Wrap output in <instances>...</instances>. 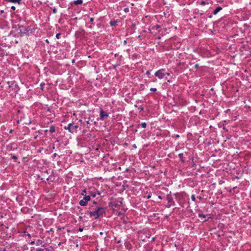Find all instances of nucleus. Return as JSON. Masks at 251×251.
Wrapping results in <instances>:
<instances>
[{"mask_svg": "<svg viewBox=\"0 0 251 251\" xmlns=\"http://www.w3.org/2000/svg\"><path fill=\"white\" fill-rule=\"evenodd\" d=\"M93 204L91 207V210L89 211L90 218L95 220L98 219L100 216H103L106 211L105 208L97 205V202L94 201Z\"/></svg>", "mask_w": 251, "mask_h": 251, "instance_id": "nucleus-1", "label": "nucleus"}, {"mask_svg": "<svg viewBox=\"0 0 251 251\" xmlns=\"http://www.w3.org/2000/svg\"><path fill=\"white\" fill-rule=\"evenodd\" d=\"M78 127V126L75 125L74 123H70L67 125V126H65L64 128L68 130L69 132L73 133L76 132Z\"/></svg>", "mask_w": 251, "mask_h": 251, "instance_id": "nucleus-2", "label": "nucleus"}, {"mask_svg": "<svg viewBox=\"0 0 251 251\" xmlns=\"http://www.w3.org/2000/svg\"><path fill=\"white\" fill-rule=\"evenodd\" d=\"M166 200L168 201L167 204L165 205L166 207L169 208L172 206L175 205V202L174 201L173 198L171 195H167Z\"/></svg>", "mask_w": 251, "mask_h": 251, "instance_id": "nucleus-3", "label": "nucleus"}, {"mask_svg": "<svg viewBox=\"0 0 251 251\" xmlns=\"http://www.w3.org/2000/svg\"><path fill=\"white\" fill-rule=\"evenodd\" d=\"M166 75L165 70L164 69H161L156 71L154 74L156 77H157L159 79H162Z\"/></svg>", "mask_w": 251, "mask_h": 251, "instance_id": "nucleus-4", "label": "nucleus"}, {"mask_svg": "<svg viewBox=\"0 0 251 251\" xmlns=\"http://www.w3.org/2000/svg\"><path fill=\"white\" fill-rule=\"evenodd\" d=\"M123 203L121 201L115 200L110 203V206L113 208H118L122 206Z\"/></svg>", "mask_w": 251, "mask_h": 251, "instance_id": "nucleus-5", "label": "nucleus"}, {"mask_svg": "<svg viewBox=\"0 0 251 251\" xmlns=\"http://www.w3.org/2000/svg\"><path fill=\"white\" fill-rule=\"evenodd\" d=\"M100 119L102 121L105 120L109 117V114L104 111L102 108L100 111Z\"/></svg>", "mask_w": 251, "mask_h": 251, "instance_id": "nucleus-6", "label": "nucleus"}, {"mask_svg": "<svg viewBox=\"0 0 251 251\" xmlns=\"http://www.w3.org/2000/svg\"><path fill=\"white\" fill-rule=\"evenodd\" d=\"M88 194L90 195V196H92L93 198L95 197L97 195L100 194V193L95 188L91 189L90 190H89Z\"/></svg>", "mask_w": 251, "mask_h": 251, "instance_id": "nucleus-7", "label": "nucleus"}, {"mask_svg": "<svg viewBox=\"0 0 251 251\" xmlns=\"http://www.w3.org/2000/svg\"><path fill=\"white\" fill-rule=\"evenodd\" d=\"M19 30L23 34H25L30 30V27L22 25L19 27Z\"/></svg>", "mask_w": 251, "mask_h": 251, "instance_id": "nucleus-8", "label": "nucleus"}, {"mask_svg": "<svg viewBox=\"0 0 251 251\" xmlns=\"http://www.w3.org/2000/svg\"><path fill=\"white\" fill-rule=\"evenodd\" d=\"M222 9V7L221 6H218L213 11L212 14L213 15H216L219 11H220Z\"/></svg>", "mask_w": 251, "mask_h": 251, "instance_id": "nucleus-9", "label": "nucleus"}, {"mask_svg": "<svg viewBox=\"0 0 251 251\" xmlns=\"http://www.w3.org/2000/svg\"><path fill=\"white\" fill-rule=\"evenodd\" d=\"M88 203V202L86 201L84 199V198L80 200L79 202V204L81 205V206H86L87 205Z\"/></svg>", "mask_w": 251, "mask_h": 251, "instance_id": "nucleus-10", "label": "nucleus"}, {"mask_svg": "<svg viewBox=\"0 0 251 251\" xmlns=\"http://www.w3.org/2000/svg\"><path fill=\"white\" fill-rule=\"evenodd\" d=\"M178 156L182 162H185V160L184 159V155L182 153H180L178 154Z\"/></svg>", "mask_w": 251, "mask_h": 251, "instance_id": "nucleus-11", "label": "nucleus"}, {"mask_svg": "<svg viewBox=\"0 0 251 251\" xmlns=\"http://www.w3.org/2000/svg\"><path fill=\"white\" fill-rule=\"evenodd\" d=\"M6 1L12 3H18L20 4L22 0H6Z\"/></svg>", "mask_w": 251, "mask_h": 251, "instance_id": "nucleus-12", "label": "nucleus"}, {"mask_svg": "<svg viewBox=\"0 0 251 251\" xmlns=\"http://www.w3.org/2000/svg\"><path fill=\"white\" fill-rule=\"evenodd\" d=\"M209 4V0H206V1L202 0L200 3V4L201 5H206V4L208 5Z\"/></svg>", "mask_w": 251, "mask_h": 251, "instance_id": "nucleus-13", "label": "nucleus"}, {"mask_svg": "<svg viewBox=\"0 0 251 251\" xmlns=\"http://www.w3.org/2000/svg\"><path fill=\"white\" fill-rule=\"evenodd\" d=\"M83 2V0H74L73 3L75 5L81 4Z\"/></svg>", "mask_w": 251, "mask_h": 251, "instance_id": "nucleus-14", "label": "nucleus"}, {"mask_svg": "<svg viewBox=\"0 0 251 251\" xmlns=\"http://www.w3.org/2000/svg\"><path fill=\"white\" fill-rule=\"evenodd\" d=\"M50 133H53L55 132V127L53 126H50Z\"/></svg>", "mask_w": 251, "mask_h": 251, "instance_id": "nucleus-15", "label": "nucleus"}, {"mask_svg": "<svg viewBox=\"0 0 251 251\" xmlns=\"http://www.w3.org/2000/svg\"><path fill=\"white\" fill-rule=\"evenodd\" d=\"M83 198L86 201L88 202L90 200V195H86V196L83 197Z\"/></svg>", "mask_w": 251, "mask_h": 251, "instance_id": "nucleus-16", "label": "nucleus"}, {"mask_svg": "<svg viewBox=\"0 0 251 251\" xmlns=\"http://www.w3.org/2000/svg\"><path fill=\"white\" fill-rule=\"evenodd\" d=\"M198 216L199 218H206V215L205 214H203L202 213H199L198 214Z\"/></svg>", "mask_w": 251, "mask_h": 251, "instance_id": "nucleus-17", "label": "nucleus"}, {"mask_svg": "<svg viewBox=\"0 0 251 251\" xmlns=\"http://www.w3.org/2000/svg\"><path fill=\"white\" fill-rule=\"evenodd\" d=\"M81 195L83 196L84 197L86 196L87 195L86 190V189H84V190H82L81 193Z\"/></svg>", "mask_w": 251, "mask_h": 251, "instance_id": "nucleus-18", "label": "nucleus"}, {"mask_svg": "<svg viewBox=\"0 0 251 251\" xmlns=\"http://www.w3.org/2000/svg\"><path fill=\"white\" fill-rule=\"evenodd\" d=\"M45 85V83L43 82H41L40 83V88L42 90V91H43Z\"/></svg>", "mask_w": 251, "mask_h": 251, "instance_id": "nucleus-19", "label": "nucleus"}, {"mask_svg": "<svg viewBox=\"0 0 251 251\" xmlns=\"http://www.w3.org/2000/svg\"><path fill=\"white\" fill-rule=\"evenodd\" d=\"M117 23V22L116 21H110V25L111 26H115L116 25Z\"/></svg>", "mask_w": 251, "mask_h": 251, "instance_id": "nucleus-20", "label": "nucleus"}, {"mask_svg": "<svg viewBox=\"0 0 251 251\" xmlns=\"http://www.w3.org/2000/svg\"><path fill=\"white\" fill-rule=\"evenodd\" d=\"M43 243V242L41 240H38L36 242V245L37 246H39L40 245H41L42 243Z\"/></svg>", "mask_w": 251, "mask_h": 251, "instance_id": "nucleus-21", "label": "nucleus"}, {"mask_svg": "<svg viewBox=\"0 0 251 251\" xmlns=\"http://www.w3.org/2000/svg\"><path fill=\"white\" fill-rule=\"evenodd\" d=\"M11 158L15 160H16L18 159V157L16 155H14V154H11Z\"/></svg>", "mask_w": 251, "mask_h": 251, "instance_id": "nucleus-22", "label": "nucleus"}, {"mask_svg": "<svg viewBox=\"0 0 251 251\" xmlns=\"http://www.w3.org/2000/svg\"><path fill=\"white\" fill-rule=\"evenodd\" d=\"M141 126H142V127L145 128L147 126V124L146 123H145V122L142 123H141Z\"/></svg>", "mask_w": 251, "mask_h": 251, "instance_id": "nucleus-23", "label": "nucleus"}, {"mask_svg": "<svg viewBox=\"0 0 251 251\" xmlns=\"http://www.w3.org/2000/svg\"><path fill=\"white\" fill-rule=\"evenodd\" d=\"M191 200L193 201H196V198H195V196L194 195H192L191 196Z\"/></svg>", "mask_w": 251, "mask_h": 251, "instance_id": "nucleus-24", "label": "nucleus"}, {"mask_svg": "<svg viewBox=\"0 0 251 251\" xmlns=\"http://www.w3.org/2000/svg\"><path fill=\"white\" fill-rule=\"evenodd\" d=\"M61 35V33H57L56 35V38L57 39H60V36Z\"/></svg>", "mask_w": 251, "mask_h": 251, "instance_id": "nucleus-25", "label": "nucleus"}, {"mask_svg": "<svg viewBox=\"0 0 251 251\" xmlns=\"http://www.w3.org/2000/svg\"><path fill=\"white\" fill-rule=\"evenodd\" d=\"M150 91L152 92H155L156 91V89L155 88H151L150 89Z\"/></svg>", "mask_w": 251, "mask_h": 251, "instance_id": "nucleus-26", "label": "nucleus"}, {"mask_svg": "<svg viewBox=\"0 0 251 251\" xmlns=\"http://www.w3.org/2000/svg\"><path fill=\"white\" fill-rule=\"evenodd\" d=\"M57 12V10L55 8H54L52 10V13H54V14H55Z\"/></svg>", "mask_w": 251, "mask_h": 251, "instance_id": "nucleus-27", "label": "nucleus"}, {"mask_svg": "<svg viewBox=\"0 0 251 251\" xmlns=\"http://www.w3.org/2000/svg\"><path fill=\"white\" fill-rule=\"evenodd\" d=\"M124 11L126 13L128 12L129 11V9L128 8H125L124 9Z\"/></svg>", "mask_w": 251, "mask_h": 251, "instance_id": "nucleus-28", "label": "nucleus"}, {"mask_svg": "<svg viewBox=\"0 0 251 251\" xmlns=\"http://www.w3.org/2000/svg\"><path fill=\"white\" fill-rule=\"evenodd\" d=\"M184 64V63L183 62H179L178 63H177V65L178 66H181V65H183Z\"/></svg>", "mask_w": 251, "mask_h": 251, "instance_id": "nucleus-29", "label": "nucleus"}, {"mask_svg": "<svg viewBox=\"0 0 251 251\" xmlns=\"http://www.w3.org/2000/svg\"><path fill=\"white\" fill-rule=\"evenodd\" d=\"M118 215L119 216H121L123 215V213H122L121 212H118Z\"/></svg>", "mask_w": 251, "mask_h": 251, "instance_id": "nucleus-30", "label": "nucleus"}, {"mask_svg": "<svg viewBox=\"0 0 251 251\" xmlns=\"http://www.w3.org/2000/svg\"><path fill=\"white\" fill-rule=\"evenodd\" d=\"M0 251H6L5 248H0Z\"/></svg>", "mask_w": 251, "mask_h": 251, "instance_id": "nucleus-31", "label": "nucleus"}, {"mask_svg": "<svg viewBox=\"0 0 251 251\" xmlns=\"http://www.w3.org/2000/svg\"><path fill=\"white\" fill-rule=\"evenodd\" d=\"M36 251H43V249H42L41 248H37Z\"/></svg>", "mask_w": 251, "mask_h": 251, "instance_id": "nucleus-32", "label": "nucleus"}, {"mask_svg": "<svg viewBox=\"0 0 251 251\" xmlns=\"http://www.w3.org/2000/svg\"><path fill=\"white\" fill-rule=\"evenodd\" d=\"M198 68H199V64H196V65H195V66H194V68L195 69H197Z\"/></svg>", "mask_w": 251, "mask_h": 251, "instance_id": "nucleus-33", "label": "nucleus"}, {"mask_svg": "<svg viewBox=\"0 0 251 251\" xmlns=\"http://www.w3.org/2000/svg\"><path fill=\"white\" fill-rule=\"evenodd\" d=\"M94 18H91L90 19V22H91V23H93V22H94Z\"/></svg>", "mask_w": 251, "mask_h": 251, "instance_id": "nucleus-34", "label": "nucleus"}, {"mask_svg": "<svg viewBox=\"0 0 251 251\" xmlns=\"http://www.w3.org/2000/svg\"><path fill=\"white\" fill-rule=\"evenodd\" d=\"M155 26H156V29L160 28V26L159 25H157Z\"/></svg>", "mask_w": 251, "mask_h": 251, "instance_id": "nucleus-35", "label": "nucleus"}, {"mask_svg": "<svg viewBox=\"0 0 251 251\" xmlns=\"http://www.w3.org/2000/svg\"><path fill=\"white\" fill-rule=\"evenodd\" d=\"M64 229V227H58V229H57V230H61L62 229Z\"/></svg>", "mask_w": 251, "mask_h": 251, "instance_id": "nucleus-36", "label": "nucleus"}, {"mask_svg": "<svg viewBox=\"0 0 251 251\" xmlns=\"http://www.w3.org/2000/svg\"><path fill=\"white\" fill-rule=\"evenodd\" d=\"M11 9L12 10H15V9H16V8H15V7L14 6H11Z\"/></svg>", "mask_w": 251, "mask_h": 251, "instance_id": "nucleus-37", "label": "nucleus"}, {"mask_svg": "<svg viewBox=\"0 0 251 251\" xmlns=\"http://www.w3.org/2000/svg\"><path fill=\"white\" fill-rule=\"evenodd\" d=\"M57 155V153H55L52 155V157L55 158Z\"/></svg>", "mask_w": 251, "mask_h": 251, "instance_id": "nucleus-38", "label": "nucleus"}, {"mask_svg": "<svg viewBox=\"0 0 251 251\" xmlns=\"http://www.w3.org/2000/svg\"><path fill=\"white\" fill-rule=\"evenodd\" d=\"M34 244H35V242L33 241H31L30 243V245H34Z\"/></svg>", "mask_w": 251, "mask_h": 251, "instance_id": "nucleus-39", "label": "nucleus"}, {"mask_svg": "<svg viewBox=\"0 0 251 251\" xmlns=\"http://www.w3.org/2000/svg\"><path fill=\"white\" fill-rule=\"evenodd\" d=\"M83 228H79L78 229V231H80V232H82L83 231Z\"/></svg>", "mask_w": 251, "mask_h": 251, "instance_id": "nucleus-40", "label": "nucleus"}, {"mask_svg": "<svg viewBox=\"0 0 251 251\" xmlns=\"http://www.w3.org/2000/svg\"><path fill=\"white\" fill-rule=\"evenodd\" d=\"M123 44L124 45H126L127 44V42L126 40H125L124 42H123Z\"/></svg>", "mask_w": 251, "mask_h": 251, "instance_id": "nucleus-41", "label": "nucleus"}, {"mask_svg": "<svg viewBox=\"0 0 251 251\" xmlns=\"http://www.w3.org/2000/svg\"><path fill=\"white\" fill-rule=\"evenodd\" d=\"M158 199H160V200H162V197L161 196H158Z\"/></svg>", "mask_w": 251, "mask_h": 251, "instance_id": "nucleus-42", "label": "nucleus"}, {"mask_svg": "<svg viewBox=\"0 0 251 251\" xmlns=\"http://www.w3.org/2000/svg\"><path fill=\"white\" fill-rule=\"evenodd\" d=\"M4 13V10H1L0 11V14H2V13Z\"/></svg>", "mask_w": 251, "mask_h": 251, "instance_id": "nucleus-43", "label": "nucleus"}, {"mask_svg": "<svg viewBox=\"0 0 251 251\" xmlns=\"http://www.w3.org/2000/svg\"><path fill=\"white\" fill-rule=\"evenodd\" d=\"M7 83H8V86H9V87H11V85H10V82H9V81H8V82H7Z\"/></svg>", "mask_w": 251, "mask_h": 251, "instance_id": "nucleus-44", "label": "nucleus"}, {"mask_svg": "<svg viewBox=\"0 0 251 251\" xmlns=\"http://www.w3.org/2000/svg\"><path fill=\"white\" fill-rule=\"evenodd\" d=\"M147 75H149L150 74V72L149 71L146 72Z\"/></svg>", "mask_w": 251, "mask_h": 251, "instance_id": "nucleus-45", "label": "nucleus"}, {"mask_svg": "<svg viewBox=\"0 0 251 251\" xmlns=\"http://www.w3.org/2000/svg\"><path fill=\"white\" fill-rule=\"evenodd\" d=\"M27 236L28 237H31V235H30V234L29 233H28V234H27Z\"/></svg>", "mask_w": 251, "mask_h": 251, "instance_id": "nucleus-46", "label": "nucleus"}, {"mask_svg": "<svg viewBox=\"0 0 251 251\" xmlns=\"http://www.w3.org/2000/svg\"><path fill=\"white\" fill-rule=\"evenodd\" d=\"M166 75H170V74L169 73H166Z\"/></svg>", "mask_w": 251, "mask_h": 251, "instance_id": "nucleus-47", "label": "nucleus"}, {"mask_svg": "<svg viewBox=\"0 0 251 251\" xmlns=\"http://www.w3.org/2000/svg\"><path fill=\"white\" fill-rule=\"evenodd\" d=\"M140 109L141 111H142L144 109L143 107H140Z\"/></svg>", "mask_w": 251, "mask_h": 251, "instance_id": "nucleus-48", "label": "nucleus"}, {"mask_svg": "<svg viewBox=\"0 0 251 251\" xmlns=\"http://www.w3.org/2000/svg\"><path fill=\"white\" fill-rule=\"evenodd\" d=\"M50 231H53V229L52 228H50V230L49 231V232H50Z\"/></svg>", "mask_w": 251, "mask_h": 251, "instance_id": "nucleus-49", "label": "nucleus"}, {"mask_svg": "<svg viewBox=\"0 0 251 251\" xmlns=\"http://www.w3.org/2000/svg\"><path fill=\"white\" fill-rule=\"evenodd\" d=\"M150 198H151V196H148L147 197V199H150Z\"/></svg>", "mask_w": 251, "mask_h": 251, "instance_id": "nucleus-50", "label": "nucleus"}, {"mask_svg": "<svg viewBox=\"0 0 251 251\" xmlns=\"http://www.w3.org/2000/svg\"><path fill=\"white\" fill-rule=\"evenodd\" d=\"M200 15H202L203 14V13L201 12L200 13Z\"/></svg>", "mask_w": 251, "mask_h": 251, "instance_id": "nucleus-51", "label": "nucleus"}, {"mask_svg": "<svg viewBox=\"0 0 251 251\" xmlns=\"http://www.w3.org/2000/svg\"><path fill=\"white\" fill-rule=\"evenodd\" d=\"M133 147H134V148H136V145H133Z\"/></svg>", "mask_w": 251, "mask_h": 251, "instance_id": "nucleus-52", "label": "nucleus"}, {"mask_svg": "<svg viewBox=\"0 0 251 251\" xmlns=\"http://www.w3.org/2000/svg\"><path fill=\"white\" fill-rule=\"evenodd\" d=\"M87 124H89V121H87Z\"/></svg>", "mask_w": 251, "mask_h": 251, "instance_id": "nucleus-53", "label": "nucleus"}, {"mask_svg": "<svg viewBox=\"0 0 251 251\" xmlns=\"http://www.w3.org/2000/svg\"><path fill=\"white\" fill-rule=\"evenodd\" d=\"M12 130H10V133H12Z\"/></svg>", "mask_w": 251, "mask_h": 251, "instance_id": "nucleus-54", "label": "nucleus"}, {"mask_svg": "<svg viewBox=\"0 0 251 251\" xmlns=\"http://www.w3.org/2000/svg\"><path fill=\"white\" fill-rule=\"evenodd\" d=\"M46 41V42H49V41H48V39H47Z\"/></svg>", "mask_w": 251, "mask_h": 251, "instance_id": "nucleus-55", "label": "nucleus"}, {"mask_svg": "<svg viewBox=\"0 0 251 251\" xmlns=\"http://www.w3.org/2000/svg\"><path fill=\"white\" fill-rule=\"evenodd\" d=\"M52 149H55L54 146H53Z\"/></svg>", "mask_w": 251, "mask_h": 251, "instance_id": "nucleus-56", "label": "nucleus"}, {"mask_svg": "<svg viewBox=\"0 0 251 251\" xmlns=\"http://www.w3.org/2000/svg\"><path fill=\"white\" fill-rule=\"evenodd\" d=\"M47 131H48V130H46L45 131V132H47Z\"/></svg>", "mask_w": 251, "mask_h": 251, "instance_id": "nucleus-57", "label": "nucleus"}, {"mask_svg": "<svg viewBox=\"0 0 251 251\" xmlns=\"http://www.w3.org/2000/svg\"><path fill=\"white\" fill-rule=\"evenodd\" d=\"M210 18H211L212 17V16L210 15L209 17Z\"/></svg>", "mask_w": 251, "mask_h": 251, "instance_id": "nucleus-58", "label": "nucleus"}]
</instances>
